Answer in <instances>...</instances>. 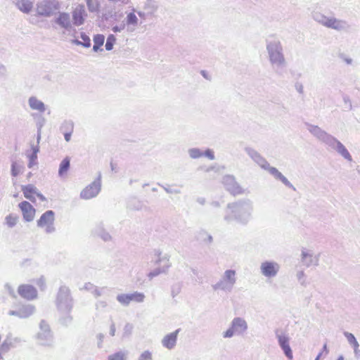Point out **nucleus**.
Instances as JSON below:
<instances>
[{
	"label": "nucleus",
	"instance_id": "obj_1",
	"mask_svg": "<svg viewBox=\"0 0 360 360\" xmlns=\"http://www.w3.org/2000/svg\"><path fill=\"white\" fill-rule=\"evenodd\" d=\"M59 4L55 0L44 1L37 5V12L39 15L50 16L58 9Z\"/></svg>",
	"mask_w": 360,
	"mask_h": 360
},
{
	"label": "nucleus",
	"instance_id": "obj_2",
	"mask_svg": "<svg viewBox=\"0 0 360 360\" xmlns=\"http://www.w3.org/2000/svg\"><path fill=\"white\" fill-rule=\"evenodd\" d=\"M54 212L51 210L44 212L37 220V226L44 229L46 233H51L54 231Z\"/></svg>",
	"mask_w": 360,
	"mask_h": 360
},
{
	"label": "nucleus",
	"instance_id": "obj_3",
	"mask_svg": "<svg viewBox=\"0 0 360 360\" xmlns=\"http://www.w3.org/2000/svg\"><path fill=\"white\" fill-rule=\"evenodd\" d=\"M21 191L24 197L30 200L32 202H35L36 198H39L41 201H46V197L32 184L22 186Z\"/></svg>",
	"mask_w": 360,
	"mask_h": 360
},
{
	"label": "nucleus",
	"instance_id": "obj_4",
	"mask_svg": "<svg viewBox=\"0 0 360 360\" xmlns=\"http://www.w3.org/2000/svg\"><path fill=\"white\" fill-rule=\"evenodd\" d=\"M18 207L25 221L30 222L34 220L36 210L29 202L24 200L19 203Z\"/></svg>",
	"mask_w": 360,
	"mask_h": 360
},
{
	"label": "nucleus",
	"instance_id": "obj_5",
	"mask_svg": "<svg viewBox=\"0 0 360 360\" xmlns=\"http://www.w3.org/2000/svg\"><path fill=\"white\" fill-rule=\"evenodd\" d=\"M101 190V185L99 182L94 181L81 192L80 196L84 200L91 199L98 195Z\"/></svg>",
	"mask_w": 360,
	"mask_h": 360
},
{
	"label": "nucleus",
	"instance_id": "obj_6",
	"mask_svg": "<svg viewBox=\"0 0 360 360\" xmlns=\"http://www.w3.org/2000/svg\"><path fill=\"white\" fill-rule=\"evenodd\" d=\"M18 294L23 298L27 300H34L37 296V290L30 285H20L18 288Z\"/></svg>",
	"mask_w": 360,
	"mask_h": 360
},
{
	"label": "nucleus",
	"instance_id": "obj_7",
	"mask_svg": "<svg viewBox=\"0 0 360 360\" xmlns=\"http://www.w3.org/2000/svg\"><path fill=\"white\" fill-rule=\"evenodd\" d=\"M86 15L84 6L78 5L72 11V22L76 26L81 25L84 22V18Z\"/></svg>",
	"mask_w": 360,
	"mask_h": 360
},
{
	"label": "nucleus",
	"instance_id": "obj_8",
	"mask_svg": "<svg viewBox=\"0 0 360 360\" xmlns=\"http://www.w3.org/2000/svg\"><path fill=\"white\" fill-rule=\"evenodd\" d=\"M261 270L264 276L272 277L276 274L278 270V265L274 262H266L262 264Z\"/></svg>",
	"mask_w": 360,
	"mask_h": 360
},
{
	"label": "nucleus",
	"instance_id": "obj_9",
	"mask_svg": "<svg viewBox=\"0 0 360 360\" xmlns=\"http://www.w3.org/2000/svg\"><path fill=\"white\" fill-rule=\"evenodd\" d=\"M34 311V307L32 305L22 306L18 311H11L9 312L10 315L17 316L19 318L25 319L31 316Z\"/></svg>",
	"mask_w": 360,
	"mask_h": 360
},
{
	"label": "nucleus",
	"instance_id": "obj_10",
	"mask_svg": "<svg viewBox=\"0 0 360 360\" xmlns=\"http://www.w3.org/2000/svg\"><path fill=\"white\" fill-rule=\"evenodd\" d=\"M278 342L285 354L290 359H292V352L289 345V339L285 335H278Z\"/></svg>",
	"mask_w": 360,
	"mask_h": 360
},
{
	"label": "nucleus",
	"instance_id": "obj_11",
	"mask_svg": "<svg viewBox=\"0 0 360 360\" xmlns=\"http://www.w3.org/2000/svg\"><path fill=\"white\" fill-rule=\"evenodd\" d=\"M321 23L327 27L333 28L335 30H340L343 27V24L341 20L333 18H324L321 20Z\"/></svg>",
	"mask_w": 360,
	"mask_h": 360
},
{
	"label": "nucleus",
	"instance_id": "obj_12",
	"mask_svg": "<svg viewBox=\"0 0 360 360\" xmlns=\"http://www.w3.org/2000/svg\"><path fill=\"white\" fill-rule=\"evenodd\" d=\"M177 338V331L172 333L163 339L162 344L163 345L168 348L172 349L176 344Z\"/></svg>",
	"mask_w": 360,
	"mask_h": 360
},
{
	"label": "nucleus",
	"instance_id": "obj_13",
	"mask_svg": "<svg viewBox=\"0 0 360 360\" xmlns=\"http://www.w3.org/2000/svg\"><path fill=\"white\" fill-rule=\"evenodd\" d=\"M70 167V158L69 157H66L61 161V162L59 165L58 174L60 176H63L66 175Z\"/></svg>",
	"mask_w": 360,
	"mask_h": 360
},
{
	"label": "nucleus",
	"instance_id": "obj_14",
	"mask_svg": "<svg viewBox=\"0 0 360 360\" xmlns=\"http://www.w3.org/2000/svg\"><path fill=\"white\" fill-rule=\"evenodd\" d=\"M18 8L24 13H29L33 7V2L30 0H20L17 3Z\"/></svg>",
	"mask_w": 360,
	"mask_h": 360
},
{
	"label": "nucleus",
	"instance_id": "obj_15",
	"mask_svg": "<svg viewBox=\"0 0 360 360\" xmlns=\"http://www.w3.org/2000/svg\"><path fill=\"white\" fill-rule=\"evenodd\" d=\"M233 328L237 332L244 331L247 328V324L245 321L240 318L234 319L233 322Z\"/></svg>",
	"mask_w": 360,
	"mask_h": 360
},
{
	"label": "nucleus",
	"instance_id": "obj_16",
	"mask_svg": "<svg viewBox=\"0 0 360 360\" xmlns=\"http://www.w3.org/2000/svg\"><path fill=\"white\" fill-rule=\"evenodd\" d=\"M29 104L32 109L43 112L45 110L44 103L34 97H32L29 100Z\"/></svg>",
	"mask_w": 360,
	"mask_h": 360
},
{
	"label": "nucleus",
	"instance_id": "obj_17",
	"mask_svg": "<svg viewBox=\"0 0 360 360\" xmlns=\"http://www.w3.org/2000/svg\"><path fill=\"white\" fill-rule=\"evenodd\" d=\"M57 22L63 27H68L70 25V16L68 13H60L57 19Z\"/></svg>",
	"mask_w": 360,
	"mask_h": 360
},
{
	"label": "nucleus",
	"instance_id": "obj_18",
	"mask_svg": "<svg viewBox=\"0 0 360 360\" xmlns=\"http://www.w3.org/2000/svg\"><path fill=\"white\" fill-rule=\"evenodd\" d=\"M338 150L345 158H346L349 160H352V157H351L349 153L348 152V150L340 142L338 143Z\"/></svg>",
	"mask_w": 360,
	"mask_h": 360
},
{
	"label": "nucleus",
	"instance_id": "obj_19",
	"mask_svg": "<svg viewBox=\"0 0 360 360\" xmlns=\"http://www.w3.org/2000/svg\"><path fill=\"white\" fill-rule=\"evenodd\" d=\"M117 300L123 305H128L131 302L129 294H120L117 297Z\"/></svg>",
	"mask_w": 360,
	"mask_h": 360
},
{
	"label": "nucleus",
	"instance_id": "obj_20",
	"mask_svg": "<svg viewBox=\"0 0 360 360\" xmlns=\"http://www.w3.org/2000/svg\"><path fill=\"white\" fill-rule=\"evenodd\" d=\"M270 58L273 63H282L283 61V57L279 51L271 52Z\"/></svg>",
	"mask_w": 360,
	"mask_h": 360
},
{
	"label": "nucleus",
	"instance_id": "obj_21",
	"mask_svg": "<svg viewBox=\"0 0 360 360\" xmlns=\"http://www.w3.org/2000/svg\"><path fill=\"white\" fill-rule=\"evenodd\" d=\"M129 295L131 302H142L145 298V296L143 293L138 292H135Z\"/></svg>",
	"mask_w": 360,
	"mask_h": 360
},
{
	"label": "nucleus",
	"instance_id": "obj_22",
	"mask_svg": "<svg viewBox=\"0 0 360 360\" xmlns=\"http://www.w3.org/2000/svg\"><path fill=\"white\" fill-rule=\"evenodd\" d=\"M105 37L102 34H97L94 38V49H96L99 46H102L104 43Z\"/></svg>",
	"mask_w": 360,
	"mask_h": 360
},
{
	"label": "nucleus",
	"instance_id": "obj_23",
	"mask_svg": "<svg viewBox=\"0 0 360 360\" xmlns=\"http://www.w3.org/2000/svg\"><path fill=\"white\" fill-rule=\"evenodd\" d=\"M345 337L347 338L348 342L352 345L354 346V348H358L359 347V343L358 342L356 341L355 337L354 336L353 334L350 333H345Z\"/></svg>",
	"mask_w": 360,
	"mask_h": 360
},
{
	"label": "nucleus",
	"instance_id": "obj_24",
	"mask_svg": "<svg viewBox=\"0 0 360 360\" xmlns=\"http://www.w3.org/2000/svg\"><path fill=\"white\" fill-rule=\"evenodd\" d=\"M82 38L83 39V42H80L78 40H74L73 42L75 44H82L84 46L89 47L91 45V40L89 37H87L86 34H82Z\"/></svg>",
	"mask_w": 360,
	"mask_h": 360
},
{
	"label": "nucleus",
	"instance_id": "obj_25",
	"mask_svg": "<svg viewBox=\"0 0 360 360\" xmlns=\"http://www.w3.org/2000/svg\"><path fill=\"white\" fill-rule=\"evenodd\" d=\"M18 219L17 216L12 214L8 215L6 219L7 225L10 227L15 226L17 223Z\"/></svg>",
	"mask_w": 360,
	"mask_h": 360
},
{
	"label": "nucleus",
	"instance_id": "obj_26",
	"mask_svg": "<svg viewBox=\"0 0 360 360\" xmlns=\"http://www.w3.org/2000/svg\"><path fill=\"white\" fill-rule=\"evenodd\" d=\"M236 272L233 270H228L225 272V278L226 280L230 281L231 283L235 282Z\"/></svg>",
	"mask_w": 360,
	"mask_h": 360
},
{
	"label": "nucleus",
	"instance_id": "obj_27",
	"mask_svg": "<svg viewBox=\"0 0 360 360\" xmlns=\"http://www.w3.org/2000/svg\"><path fill=\"white\" fill-rule=\"evenodd\" d=\"M108 360H124V354L119 352L108 356Z\"/></svg>",
	"mask_w": 360,
	"mask_h": 360
},
{
	"label": "nucleus",
	"instance_id": "obj_28",
	"mask_svg": "<svg viewBox=\"0 0 360 360\" xmlns=\"http://www.w3.org/2000/svg\"><path fill=\"white\" fill-rule=\"evenodd\" d=\"M115 41V38L113 35H110L108 37L107 41L105 43V49L108 51L111 50L113 47L114 42Z\"/></svg>",
	"mask_w": 360,
	"mask_h": 360
},
{
	"label": "nucleus",
	"instance_id": "obj_29",
	"mask_svg": "<svg viewBox=\"0 0 360 360\" xmlns=\"http://www.w3.org/2000/svg\"><path fill=\"white\" fill-rule=\"evenodd\" d=\"M127 21L128 24L136 25L137 24L138 18L134 13H130L127 15Z\"/></svg>",
	"mask_w": 360,
	"mask_h": 360
},
{
	"label": "nucleus",
	"instance_id": "obj_30",
	"mask_svg": "<svg viewBox=\"0 0 360 360\" xmlns=\"http://www.w3.org/2000/svg\"><path fill=\"white\" fill-rule=\"evenodd\" d=\"M189 155L192 158H199L202 156V153L197 148L191 149L189 150Z\"/></svg>",
	"mask_w": 360,
	"mask_h": 360
},
{
	"label": "nucleus",
	"instance_id": "obj_31",
	"mask_svg": "<svg viewBox=\"0 0 360 360\" xmlns=\"http://www.w3.org/2000/svg\"><path fill=\"white\" fill-rule=\"evenodd\" d=\"M21 167L19 166L16 162H13L11 166L12 175L16 176L20 172Z\"/></svg>",
	"mask_w": 360,
	"mask_h": 360
},
{
	"label": "nucleus",
	"instance_id": "obj_32",
	"mask_svg": "<svg viewBox=\"0 0 360 360\" xmlns=\"http://www.w3.org/2000/svg\"><path fill=\"white\" fill-rule=\"evenodd\" d=\"M139 360H152V354L148 351L143 352Z\"/></svg>",
	"mask_w": 360,
	"mask_h": 360
},
{
	"label": "nucleus",
	"instance_id": "obj_33",
	"mask_svg": "<svg viewBox=\"0 0 360 360\" xmlns=\"http://www.w3.org/2000/svg\"><path fill=\"white\" fill-rule=\"evenodd\" d=\"M235 332L236 331L235 330V328H233V325H231V327L224 333V337L231 338V336H233Z\"/></svg>",
	"mask_w": 360,
	"mask_h": 360
},
{
	"label": "nucleus",
	"instance_id": "obj_34",
	"mask_svg": "<svg viewBox=\"0 0 360 360\" xmlns=\"http://www.w3.org/2000/svg\"><path fill=\"white\" fill-rule=\"evenodd\" d=\"M205 155L210 160H213L214 158L213 151L210 149H208L205 151Z\"/></svg>",
	"mask_w": 360,
	"mask_h": 360
},
{
	"label": "nucleus",
	"instance_id": "obj_35",
	"mask_svg": "<svg viewBox=\"0 0 360 360\" xmlns=\"http://www.w3.org/2000/svg\"><path fill=\"white\" fill-rule=\"evenodd\" d=\"M71 134L72 131L65 133L64 136L66 141H69L70 140Z\"/></svg>",
	"mask_w": 360,
	"mask_h": 360
},
{
	"label": "nucleus",
	"instance_id": "obj_36",
	"mask_svg": "<svg viewBox=\"0 0 360 360\" xmlns=\"http://www.w3.org/2000/svg\"><path fill=\"white\" fill-rule=\"evenodd\" d=\"M279 179L285 184H288V181L287 179L282 175V174H279Z\"/></svg>",
	"mask_w": 360,
	"mask_h": 360
},
{
	"label": "nucleus",
	"instance_id": "obj_37",
	"mask_svg": "<svg viewBox=\"0 0 360 360\" xmlns=\"http://www.w3.org/2000/svg\"><path fill=\"white\" fill-rule=\"evenodd\" d=\"M270 171H271V172L273 174H274V175H276V174H277V173L278 172V171L276 168H274V167H273V168H271V169H270Z\"/></svg>",
	"mask_w": 360,
	"mask_h": 360
},
{
	"label": "nucleus",
	"instance_id": "obj_38",
	"mask_svg": "<svg viewBox=\"0 0 360 360\" xmlns=\"http://www.w3.org/2000/svg\"><path fill=\"white\" fill-rule=\"evenodd\" d=\"M7 345H8V344H7L6 341H5V342L2 344V345H1V348H2V349H4V348H7V347H7ZM8 345H11V342H10Z\"/></svg>",
	"mask_w": 360,
	"mask_h": 360
},
{
	"label": "nucleus",
	"instance_id": "obj_39",
	"mask_svg": "<svg viewBox=\"0 0 360 360\" xmlns=\"http://www.w3.org/2000/svg\"><path fill=\"white\" fill-rule=\"evenodd\" d=\"M279 174H281V173L278 172L277 174H276V175H275V176H276L277 178H278V179H279Z\"/></svg>",
	"mask_w": 360,
	"mask_h": 360
},
{
	"label": "nucleus",
	"instance_id": "obj_40",
	"mask_svg": "<svg viewBox=\"0 0 360 360\" xmlns=\"http://www.w3.org/2000/svg\"><path fill=\"white\" fill-rule=\"evenodd\" d=\"M337 360H343V357L342 356H340Z\"/></svg>",
	"mask_w": 360,
	"mask_h": 360
},
{
	"label": "nucleus",
	"instance_id": "obj_41",
	"mask_svg": "<svg viewBox=\"0 0 360 360\" xmlns=\"http://www.w3.org/2000/svg\"><path fill=\"white\" fill-rule=\"evenodd\" d=\"M155 274H149V276H150V277H153V276H155Z\"/></svg>",
	"mask_w": 360,
	"mask_h": 360
},
{
	"label": "nucleus",
	"instance_id": "obj_42",
	"mask_svg": "<svg viewBox=\"0 0 360 360\" xmlns=\"http://www.w3.org/2000/svg\"><path fill=\"white\" fill-rule=\"evenodd\" d=\"M319 356H318V357L316 358V360H319Z\"/></svg>",
	"mask_w": 360,
	"mask_h": 360
}]
</instances>
